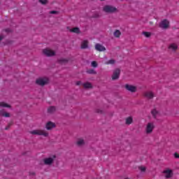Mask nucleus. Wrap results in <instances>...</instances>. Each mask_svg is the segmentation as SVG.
<instances>
[{
	"instance_id": "obj_1",
	"label": "nucleus",
	"mask_w": 179,
	"mask_h": 179,
	"mask_svg": "<svg viewBox=\"0 0 179 179\" xmlns=\"http://www.w3.org/2000/svg\"><path fill=\"white\" fill-rule=\"evenodd\" d=\"M31 135H38V136H44L47 138L48 136V132L43 129H35L29 131Z\"/></svg>"
},
{
	"instance_id": "obj_2",
	"label": "nucleus",
	"mask_w": 179,
	"mask_h": 179,
	"mask_svg": "<svg viewBox=\"0 0 179 179\" xmlns=\"http://www.w3.org/2000/svg\"><path fill=\"white\" fill-rule=\"evenodd\" d=\"M103 10L105 13H115V12H117V8L113 6L106 5L103 6Z\"/></svg>"
},
{
	"instance_id": "obj_3",
	"label": "nucleus",
	"mask_w": 179,
	"mask_h": 179,
	"mask_svg": "<svg viewBox=\"0 0 179 179\" xmlns=\"http://www.w3.org/2000/svg\"><path fill=\"white\" fill-rule=\"evenodd\" d=\"M57 157L55 155H53L52 157L45 158L43 159V163L45 164V166H51L54 163V161L55 160V158Z\"/></svg>"
},
{
	"instance_id": "obj_4",
	"label": "nucleus",
	"mask_w": 179,
	"mask_h": 179,
	"mask_svg": "<svg viewBox=\"0 0 179 179\" xmlns=\"http://www.w3.org/2000/svg\"><path fill=\"white\" fill-rule=\"evenodd\" d=\"M43 53L46 57H54V55H55V52L54 50H52L51 49H48V48L44 49L43 50Z\"/></svg>"
},
{
	"instance_id": "obj_5",
	"label": "nucleus",
	"mask_w": 179,
	"mask_h": 179,
	"mask_svg": "<svg viewBox=\"0 0 179 179\" xmlns=\"http://www.w3.org/2000/svg\"><path fill=\"white\" fill-rule=\"evenodd\" d=\"M153 129H155V124L152 122L148 123L145 128L146 134H152V132H153Z\"/></svg>"
},
{
	"instance_id": "obj_6",
	"label": "nucleus",
	"mask_w": 179,
	"mask_h": 179,
	"mask_svg": "<svg viewBox=\"0 0 179 179\" xmlns=\"http://www.w3.org/2000/svg\"><path fill=\"white\" fill-rule=\"evenodd\" d=\"M120 73H121V70H120L119 69H116L113 71V74L112 76V80H117V79H119Z\"/></svg>"
},
{
	"instance_id": "obj_7",
	"label": "nucleus",
	"mask_w": 179,
	"mask_h": 179,
	"mask_svg": "<svg viewBox=\"0 0 179 179\" xmlns=\"http://www.w3.org/2000/svg\"><path fill=\"white\" fill-rule=\"evenodd\" d=\"M48 83V78H38L36 80V85H39V86H44V85H47Z\"/></svg>"
},
{
	"instance_id": "obj_8",
	"label": "nucleus",
	"mask_w": 179,
	"mask_h": 179,
	"mask_svg": "<svg viewBox=\"0 0 179 179\" xmlns=\"http://www.w3.org/2000/svg\"><path fill=\"white\" fill-rule=\"evenodd\" d=\"M144 97L148 99L149 100H152L153 97H155V94L152 91H147L143 93Z\"/></svg>"
},
{
	"instance_id": "obj_9",
	"label": "nucleus",
	"mask_w": 179,
	"mask_h": 179,
	"mask_svg": "<svg viewBox=\"0 0 179 179\" xmlns=\"http://www.w3.org/2000/svg\"><path fill=\"white\" fill-rule=\"evenodd\" d=\"M125 89L131 93H135L136 92V87L131 85L129 84H126L124 86Z\"/></svg>"
},
{
	"instance_id": "obj_10",
	"label": "nucleus",
	"mask_w": 179,
	"mask_h": 179,
	"mask_svg": "<svg viewBox=\"0 0 179 179\" xmlns=\"http://www.w3.org/2000/svg\"><path fill=\"white\" fill-rule=\"evenodd\" d=\"M169 24H170V22H169V20H164L159 24V27H161L162 29H167V27H169Z\"/></svg>"
},
{
	"instance_id": "obj_11",
	"label": "nucleus",
	"mask_w": 179,
	"mask_h": 179,
	"mask_svg": "<svg viewBox=\"0 0 179 179\" xmlns=\"http://www.w3.org/2000/svg\"><path fill=\"white\" fill-rule=\"evenodd\" d=\"M163 173L165 174L166 178H171L173 177V171L171 169L164 170Z\"/></svg>"
},
{
	"instance_id": "obj_12",
	"label": "nucleus",
	"mask_w": 179,
	"mask_h": 179,
	"mask_svg": "<svg viewBox=\"0 0 179 179\" xmlns=\"http://www.w3.org/2000/svg\"><path fill=\"white\" fill-rule=\"evenodd\" d=\"M95 50L96 51H99V52L106 51V47H104L103 45L100 44V43H96L95 45Z\"/></svg>"
},
{
	"instance_id": "obj_13",
	"label": "nucleus",
	"mask_w": 179,
	"mask_h": 179,
	"mask_svg": "<svg viewBox=\"0 0 179 179\" xmlns=\"http://www.w3.org/2000/svg\"><path fill=\"white\" fill-rule=\"evenodd\" d=\"M168 48L170 50V51H177L178 50V45L173 43L169 45Z\"/></svg>"
},
{
	"instance_id": "obj_14",
	"label": "nucleus",
	"mask_w": 179,
	"mask_h": 179,
	"mask_svg": "<svg viewBox=\"0 0 179 179\" xmlns=\"http://www.w3.org/2000/svg\"><path fill=\"white\" fill-rule=\"evenodd\" d=\"M45 128L46 129H48V131H50L52 129V128H55V123L52 122H48L46 123Z\"/></svg>"
},
{
	"instance_id": "obj_15",
	"label": "nucleus",
	"mask_w": 179,
	"mask_h": 179,
	"mask_svg": "<svg viewBox=\"0 0 179 179\" xmlns=\"http://www.w3.org/2000/svg\"><path fill=\"white\" fill-rule=\"evenodd\" d=\"M89 47V41H83L81 43V48L82 50H86Z\"/></svg>"
},
{
	"instance_id": "obj_16",
	"label": "nucleus",
	"mask_w": 179,
	"mask_h": 179,
	"mask_svg": "<svg viewBox=\"0 0 179 179\" xmlns=\"http://www.w3.org/2000/svg\"><path fill=\"white\" fill-rule=\"evenodd\" d=\"M83 86L85 89H92L93 88V85H92V83L87 82L83 84Z\"/></svg>"
},
{
	"instance_id": "obj_17",
	"label": "nucleus",
	"mask_w": 179,
	"mask_h": 179,
	"mask_svg": "<svg viewBox=\"0 0 179 179\" xmlns=\"http://www.w3.org/2000/svg\"><path fill=\"white\" fill-rule=\"evenodd\" d=\"M113 36L114 37H115L116 38H120V37H121V31L116 29L114 33H113Z\"/></svg>"
},
{
	"instance_id": "obj_18",
	"label": "nucleus",
	"mask_w": 179,
	"mask_h": 179,
	"mask_svg": "<svg viewBox=\"0 0 179 179\" xmlns=\"http://www.w3.org/2000/svg\"><path fill=\"white\" fill-rule=\"evenodd\" d=\"M56 110H57V108H55V106H50L48 108V113L49 114H52V113H55Z\"/></svg>"
},
{
	"instance_id": "obj_19",
	"label": "nucleus",
	"mask_w": 179,
	"mask_h": 179,
	"mask_svg": "<svg viewBox=\"0 0 179 179\" xmlns=\"http://www.w3.org/2000/svg\"><path fill=\"white\" fill-rule=\"evenodd\" d=\"M134 122V119L132 117H129L126 118V125H131Z\"/></svg>"
},
{
	"instance_id": "obj_20",
	"label": "nucleus",
	"mask_w": 179,
	"mask_h": 179,
	"mask_svg": "<svg viewBox=\"0 0 179 179\" xmlns=\"http://www.w3.org/2000/svg\"><path fill=\"white\" fill-rule=\"evenodd\" d=\"M76 145L78 146H83V145H85V140L83 138H79L76 142Z\"/></svg>"
},
{
	"instance_id": "obj_21",
	"label": "nucleus",
	"mask_w": 179,
	"mask_h": 179,
	"mask_svg": "<svg viewBox=\"0 0 179 179\" xmlns=\"http://www.w3.org/2000/svg\"><path fill=\"white\" fill-rule=\"evenodd\" d=\"M70 31L71 33H76V34H79V33H80V29H79L78 27H74L70 29Z\"/></svg>"
},
{
	"instance_id": "obj_22",
	"label": "nucleus",
	"mask_w": 179,
	"mask_h": 179,
	"mask_svg": "<svg viewBox=\"0 0 179 179\" xmlns=\"http://www.w3.org/2000/svg\"><path fill=\"white\" fill-rule=\"evenodd\" d=\"M87 73H89L90 75H96L97 72H96L94 69H91L87 71Z\"/></svg>"
},
{
	"instance_id": "obj_23",
	"label": "nucleus",
	"mask_w": 179,
	"mask_h": 179,
	"mask_svg": "<svg viewBox=\"0 0 179 179\" xmlns=\"http://www.w3.org/2000/svg\"><path fill=\"white\" fill-rule=\"evenodd\" d=\"M114 64H115V60L114 59H110L105 63L106 65H114Z\"/></svg>"
},
{
	"instance_id": "obj_24",
	"label": "nucleus",
	"mask_w": 179,
	"mask_h": 179,
	"mask_svg": "<svg viewBox=\"0 0 179 179\" xmlns=\"http://www.w3.org/2000/svg\"><path fill=\"white\" fill-rule=\"evenodd\" d=\"M68 61L69 60L67 59L62 58L58 60V62H59V64H67Z\"/></svg>"
},
{
	"instance_id": "obj_25",
	"label": "nucleus",
	"mask_w": 179,
	"mask_h": 179,
	"mask_svg": "<svg viewBox=\"0 0 179 179\" xmlns=\"http://www.w3.org/2000/svg\"><path fill=\"white\" fill-rule=\"evenodd\" d=\"M151 113H152V116L154 117V118H156V117H157V114H159V112H157V110L156 109H154L151 111Z\"/></svg>"
},
{
	"instance_id": "obj_26",
	"label": "nucleus",
	"mask_w": 179,
	"mask_h": 179,
	"mask_svg": "<svg viewBox=\"0 0 179 179\" xmlns=\"http://www.w3.org/2000/svg\"><path fill=\"white\" fill-rule=\"evenodd\" d=\"M0 115H2L3 117H6L10 116V115L9 113H6V112H3L1 110H0Z\"/></svg>"
},
{
	"instance_id": "obj_27",
	"label": "nucleus",
	"mask_w": 179,
	"mask_h": 179,
	"mask_svg": "<svg viewBox=\"0 0 179 179\" xmlns=\"http://www.w3.org/2000/svg\"><path fill=\"white\" fill-rule=\"evenodd\" d=\"M0 107L9 108V107H10V106H9L8 103H6L5 102H0Z\"/></svg>"
},
{
	"instance_id": "obj_28",
	"label": "nucleus",
	"mask_w": 179,
	"mask_h": 179,
	"mask_svg": "<svg viewBox=\"0 0 179 179\" xmlns=\"http://www.w3.org/2000/svg\"><path fill=\"white\" fill-rule=\"evenodd\" d=\"M138 169H140L142 173H145V171H146V167L145 166H138Z\"/></svg>"
},
{
	"instance_id": "obj_29",
	"label": "nucleus",
	"mask_w": 179,
	"mask_h": 179,
	"mask_svg": "<svg viewBox=\"0 0 179 179\" xmlns=\"http://www.w3.org/2000/svg\"><path fill=\"white\" fill-rule=\"evenodd\" d=\"M92 66H93V68H97V62L93 61L92 62Z\"/></svg>"
},
{
	"instance_id": "obj_30",
	"label": "nucleus",
	"mask_w": 179,
	"mask_h": 179,
	"mask_svg": "<svg viewBox=\"0 0 179 179\" xmlns=\"http://www.w3.org/2000/svg\"><path fill=\"white\" fill-rule=\"evenodd\" d=\"M39 2L42 3V5H46L48 3V1L47 0H39Z\"/></svg>"
},
{
	"instance_id": "obj_31",
	"label": "nucleus",
	"mask_w": 179,
	"mask_h": 179,
	"mask_svg": "<svg viewBox=\"0 0 179 179\" xmlns=\"http://www.w3.org/2000/svg\"><path fill=\"white\" fill-rule=\"evenodd\" d=\"M143 34L145 36V37H150V32H143Z\"/></svg>"
},
{
	"instance_id": "obj_32",
	"label": "nucleus",
	"mask_w": 179,
	"mask_h": 179,
	"mask_svg": "<svg viewBox=\"0 0 179 179\" xmlns=\"http://www.w3.org/2000/svg\"><path fill=\"white\" fill-rule=\"evenodd\" d=\"M174 156H175L176 159H179V155H178V153L176 152V153L174 154Z\"/></svg>"
},
{
	"instance_id": "obj_33",
	"label": "nucleus",
	"mask_w": 179,
	"mask_h": 179,
	"mask_svg": "<svg viewBox=\"0 0 179 179\" xmlns=\"http://www.w3.org/2000/svg\"><path fill=\"white\" fill-rule=\"evenodd\" d=\"M76 85H77V86H80V85H82V82H80V81H77V82H76Z\"/></svg>"
},
{
	"instance_id": "obj_34",
	"label": "nucleus",
	"mask_w": 179,
	"mask_h": 179,
	"mask_svg": "<svg viewBox=\"0 0 179 179\" xmlns=\"http://www.w3.org/2000/svg\"><path fill=\"white\" fill-rule=\"evenodd\" d=\"M50 13H51L52 15H55V13H57V11L52 10V11L50 12Z\"/></svg>"
},
{
	"instance_id": "obj_35",
	"label": "nucleus",
	"mask_w": 179,
	"mask_h": 179,
	"mask_svg": "<svg viewBox=\"0 0 179 179\" xmlns=\"http://www.w3.org/2000/svg\"><path fill=\"white\" fill-rule=\"evenodd\" d=\"M96 113L101 114V113H103V110H101L100 109H97Z\"/></svg>"
},
{
	"instance_id": "obj_36",
	"label": "nucleus",
	"mask_w": 179,
	"mask_h": 179,
	"mask_svg": "<svg viewBox=\"0 0 179 179\" xmlns=\"http://www.w3.org/2000/svg\"><path fill=\"white\" fill-rule=\"evenodd\" d=\"M10 127V124H9L5 128V129H6V130H8V129H9Z\"/></svg>"
},
{
	"instance_id": "obj_37",
	"label": "nucleus",
	"mask_w": 179,
	"mask_h": 179,
	"mask_svg": "<svg viewBox=\"0 0 179 179\" xmlns=\"http://www.w3.org/2000/svg\"><path fill=\"white\" fill-rule=\"evenodd\" d=\"M3 37L2 36H0V41L1 40H3Z\"/></svg>"
},
{
	"instance_id": "obj_38",
	"label": "nucleus",
	"mask_w": 179,
	"mask_h": 179,
	"mask_svg": "<svg viewBox=\"0 0 179 179\" xmlns=\"http://www.w3.org/2000/svg\"><path fill=\"white\" fill-rule=\"evenodd\" d=\"M31 174L32 176H34V172L31 173Z\"/></svg>"
},
{
	"instance_id": "obj_39",
	"label": "nucleus",
	"mask_w": 179,
	"mask_h": 179,
	"mask_svg": "<svg viewBox=\"0 0 179 179\" xmlns=\"http://www.w3.org/2000/svg\"><path fill=\"white\" fill-rule=\"evenodd\" d=\"M6 31L9 32V29H6Z\"/></svg>"
},
{
	"instance_id": "obj_40",
	"label": "nucleus",
	"mask_w": 179,
	"mask_h": 179,
	"mask_svg": "<svg viewBox=\"0 0 179 179\" xmlns=\"http://www.w3.org/2000/svg\"><path fill=\"white\" fill-rule=\"evenodd\" d=\"M101 1H104V0H101Z\"/></svg>"
}]
</instances>
